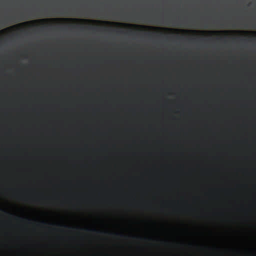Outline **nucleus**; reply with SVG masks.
<instances>
[{"label": "nucleus", "instance_id": "1", "mask_svg": "<svg viewBox=\"0 0 256 256\" xmlns=\"http://www.w3.org/2000/svg\"><path fill=\"white\" fill-rule=\"evenodd\" d=\"M64 20V21H80V22H90V20H86V19H77V18H44V19H40L37 20H31L29 22H26L18 24L16 25H14L10 27H8L6 28H4L2 30L0 31V33L2 32H7L8 30H13L16 28H19L21 26H24L28 25L30 24H34L36 22H40V23H44L46 22H50L51 20Z\"/></svg>", "mask_w": 256, "mask_h": 256}, {"label": "nucleus", "instance_id": "2", "mask_svg": "<svg viewBox=\"0 0 256 256\" xmlns=\"http://www.w3.org/2000/svg\"><path fill=\"white\" fill-rule=\"evenodd\" d=\"M102 22L105 23V24H114L116 26L121 25V26H138V27L142 28H156V29H158V30L162 28L159 27L153 28V27H151V26H141V25L136 26V25L128 24H124V23L112 22H108V21H103Z\"/></svg>", "mask_w": 256, "mask_h": 256}, {"label": "nucleus", "instance_id": "3", "mask_svg": "<svg viewBox=\"0 0 256 256\" xmlns=\"http://www.w3.org/2000/svg\"><path fill=\"white\" fill-rule=\"evenodd\" d=\"M229 31L227 30H224V31H208V32L210 34H219L220 33H228L229 32Z\"/></svg>", "mask_w": 256, "mask_h": 256}, {"label": "nucleus", "instance_id": "4", "mask_svg": "<svg viewBox=\"0 0 256 256\" xmlns=\"http://www.w3.org/2000/svg\"><path fill=\"white\" fill-rule=\"evenodd\" d=\"M86 230H88V231H92V232H98V233L103 232L99 231V230H97L96 228H93V229L86 228Z\"/></svg>", "mask_w": 256, "mask_h": 256}, {"label": "nucleus", "instance_id": "5", "mask_svg": "<svg viewBox=\"0 0 256 256\" xmlns=\"http://www.w3.org/2000/svg\"><path fill=\"white\" fill-rule=\"evenodd\" d=\"M238 32H242V33H252V34H256V32H248V31H238Z\"/></svg>", "mask_w": 256, "mask_h": 256}, {"label": "nucleus", "instance_id": "6", "mask_svg": "<svg viewBox=\"0 0 256 256\" xmlns=\"http://www.w3.org/2000/svg\"><path fill=\"white\" fill-rule=\"evenodd\" d=\"M176 30L182 31V32H187L186 30Z\"/></svg>", "mask_w": 256, "mask_h": 256}, {"label": "nucleus", "instance_id": "7", "mask_svg": "<svg viewBox=\"0 0 256 256\" xmlns=\"http://www.w3.org/2000/svg\"><path fill=\"white\" fill-rule=\"evenodd\" d=\"M190 32H197V31H196V30H191Z\"/></svg>", "mask_w": 256, "mask_h": 256}, {"label": "nucleus", "instance_id": "8", "mask_svg": "<svg viewBox=\"0 0 256 256\" xmlns=\"http://www.w3.org/2000/svg\"><path fill=\"white\" fill-rule=\"evenodd\" d=\"M42 224H46V222L44 221H42L41 222Z\"/></svg>", "mask_w": 256, "mask_h": 256}, {"label": "nucleus", "instance_id": "9", "mask_svg": "<svg viewBox=\"0 0 256 256\" xmlns=\"http://www.w3.org/2000/svg\"><path fill=\"white\" fill-rule=\"evenodd\" d=\"M92 22H99L98 21H97V20H93Z\"/></svg>", "mask_w": 256, "mask_h": 256}]
</instances>
